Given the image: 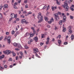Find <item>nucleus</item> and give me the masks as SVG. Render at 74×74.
Wrapping results in <instances>:
<instances>
[{
    "instance_id": "obj_1",
    "label": "nucleus",
    "mask_w": 74,
    "mask_h": 74,
    "mask_svg": "<svg viewBox=\"0 0 74 74\" xmlns=\"http://www.w3.org/2000/svg\"><path fill=\"white\" fill-rule=\"evenodd\" d=\"M64 8H65L66 11H68L69 9V7L68 6V4L66 2L64 3V4L63 5Z\"/></svg>"
},
{
    "instance_id": "obj_2",
    "label": "nucleus",
    "mask_w": 74,
    "mask_h": 74,
    "mask_svg": "<svg viewBox=\"0 0 74 74\" xmlns=\"http://www.w3.org/2000/svg\"><path fill=\"white\" fill-rule=\"evenodd\" d=\"M4 53L5 54H7V55H9L11 53V51L10 50H7L6 51H3Z\"/></svg>"
},
{
    "instance_id": "obj_3",
    "label": "nucleus",
    "mask_w": 74,
    "mask_h": 74,
    "mask_svg": "<svg viewBox=\"0 0 74 74\" xmlns=\"http://www.w3.org/2000/svg\"><path fill=\"white\" fill-rule=\"evenodd\" d=\"M11 36H9L7 38V40H8V42L9 44H10L11 42Z\"/></svg>"
},
{
    "instance_id": "obj_4",
    "label": "nucleus",
    "mask_w": 74,
    "mask_h": 74,
    "mask_svg": "<svg viewBox=\"0 0 74 74\" xmlns=\"http://www.w3.org/2000/svg\"><path fill=\"white\" fill-rule=\"evenodd\" d=\"M42 17H43L41 15V13L40 12L38 13V15L37 16V18H38V19H40V18H41Z\"/></svg>"
},
{
    "instance_id": "obj_5",
    "label": "nucleus",
    "mask_w": 74,
    "mask_h": 74,
    "mask_svg": "<svg viewBox=\"0 0 74 74\" xmlns=\"http://www.w3.org/2000/svg\"><path fill=\"white\" fill-rule=\"evenodd\" d=\"M38 52V49L36 48L34 49V53H36L37 52Z\"/></svg>"
},
{
    "instance_id": "obj_6",
    "label": "nucleus",
    "mask_w": 74,
    "mask_h": 74,
    "mask_svg": "<svg viewBox=\"0 0 74 74\" xmlns=\"http://www.w3.org/2000/svg\"><path fill=\"white\" fill-rule=\"evenodd\" d=\"M43 21V17H41V18L40 19V20L38 21V23H40V22H42Z\"/></svg>"
},
{
    "instance_id": "obj_7",
    "label": "nucleus",
    "mask_w": 74,
    "mask_h": 74,
    "mask_svg": "<svg viewBox=\"0 0 74 74\" xmlns=\"http://www.w3.org/2000/svg\"><path fill=\"white\" fill-rule=\"evenodd\" d=\"M65 22H66V21H60L59 22V24L60 25H62V23Z\"/></svg>"
},
{
    "instance_id": "obj_8",
    "label": "nucleus",
    "mask_w": 74,
    "mask_h": 74,
    "mask_svg": "<svg viewBox=\"0 0 74 74\" xmlns=\"http://www.w3.org/2000/svg\"><path fill=\"white\" fill-rule=\"evenodd\" d=\"M17 47L20 49H22V46L19 43H18L17 44Z\"/></svg>"
},
{
    "instance_id": "obj_9",
    "label": "nucleus",
    "mask_w": 74,
    "mask_h": 74,
    "mask_svg": "<svg viewBox=\"0 0 74 74\" xmlns=\"http://www.w3.org/2000/svg\"><path fill=\"white\" fill-rule=\"evenodd\" d=\"M14 16H15V14L14 13L11 14L10 15V16L11 18H14Z\"/></svg>"
},
{
    "instance_id": "obj_10",
    "label": "nucleus",
    "mask_w": 74,
    "mask_h": 74,
    "mask_svg": "<svg viewBox=\"0 0 74 74\" xmlns=\"http://www.w3.org/2000/svg\"><path fill=\"white\" fill-rule=\"evenodd\" d=\"M55 21H59V17L58 16L56 17L55 18Z\"/></svg>"
},
{
    "instance_id": "obj_11",
    "label": "nucleus",
    "mask_w": 74,
    "mask_h": 74,
    "mask_svg": "<svg viewBox=\"0 0 74 74\" xmlns=\"http://www.w3.org/2000/svg\"><path fill=\"white\" fill-rule=\"evenodd\" d=\"M29 33L27 32L25 34V37H27V36H29Z\"/></svg>"
},
{
    "instance_id": "obj_12",
    "label": "nucleus",
    "mask_w": 74,
    "mask_h": 74,
    "mask_svg": "<svg viewBox=\"0 0 74 74\" xmlns=\"http://www.w3.org/2000/svg\"><path fill=\"white\" fill-rule=\"evenodd\" d=\"M31 29H32L33 30V32H34V34H36V32H35V30H34V27H31Z\"/></svg>"
},
{
    "instance_id": "obj_13",
    "label": "nucleus",
    "mask_w": 74,
    "mask_h": 74,
    "mask_svg": "<svg viewBox=\"0 0 74 74\" xmlns=\"http://www.w3.org/2000/svg\"><path fill=\"white\" fill-rule=\"evenodd\" d=\"M34 40H35L37 42L38 41V38L37 37H35V38H34Z\"/></svg>"
},
{
    "instance_id": "obj_14",
    "label": "nucleus",
    "mask_w": 74,
    "mask_h": 74,
    "mask_svg": "<svg viewBox=\"0 0 74 74\" xmlns=\"http://www.w3.org/2000/svg\"><path fill=\"white\" fill-rule=\"evenodd\" d=\"M11 53H12V54L13 56H15L16 55V54L14 52L12 51L11 52Z\"/></svg>"
},
{
    "instance_id": "obj_15",
    "label": "nucleus",
    "mask_w": 74,
    "mask_h": 74,
    "mask_svg": "<svg viewBox=\"0 0 74 74\" xmlns=\"http://www.w3.org/2000/svg\"><path fill=\"white\" fill-rule=\"evenodd\" d=\"M21 21L22 23H24L26 22V20L25 19H22Z\"/></svg>"
},
{
    "instance_id": "obj_16",
    "label": "nucleus",
    "mask_w": 74,
    "mask_h": 74,
    "mask_svg": "<svg viewBox=\"0 0 74 74\" xmlns=\"http://www.w3.org/2000/svg\"><path fill=\"white\" fill-rule=\"evenodd\" d=\"M4 58V55H2L1 56H0V59H2Z\"/></svg>"
},
{
    "instance_id": "obj_17",
    "label": "nucleus",
    "mask_w": 74,
    "mask_h": 74,
    "mask_svg": "<svg viewBox=\"0 0 74 74\" xmlns=\"http://www.w3.org/2000/svg\"><path fill=\"white\" fill-rule=\"evenodd\" d=\"M74 35L72 34V35H71V40H73L74 39Z\"/></svg>"
},
{
    "instance_id": "obj_18",
    "label": "nucleus",
    "mask_w": 74,
    "mask_h": 74,
    "mask_svg": "<svg viewBox=\"0 0 74 74\" xmlns=\"http://www.w3.org/2000/svg\"><path fill=\"white\" fill-rule=\"evenodd\" d=\"M3 7L4 8H8V5L7 4H5L3 6Z\"/></svg>"
},
{
    "instance_id": "obj_19",
    "label": "nucleus",
    "mask_w": 74,
    "mask_h": 74,
    "mask_svg": "<svg viewBox=\"0 0 74 74\" xmlns=\"http://www.w3.org/2000/svg\"><path fill=\"white\" fill-rule=\"evenodd\" d=\"M63 27V30H62V32H65L66 31V29L65 27L64 28V27Z\"/></svg>"
},
{
    "instance_id": "obj_20",
    "label": "nucleus",
    "mask_w": 74,
    "mask_h": 74,
    "mask_svg": "<svg viewBox=\"0 0 74 74\" xmlns=\"http://www.w3.org/2000/svg\"><path fill=\"white\" fill-rule=\"evenodd\" d=\"M58 42L59 44H60L61 43H62V41L60 40H58Z\"/></svg>"
},
{
    "instance_id": "obj_21",
    "label": "nucleus",
    "mask_w": 74,
    "mask_h": 74,
    "mask_svg": "<svg viewBox=\"0 0 74 74\" xmlns=\"http://www.w3.org/2000/svg\"><path fill=\"white\" fill-rule=\"evenodd\" d=\"M13 7L14 9H18V8L16 6H13Z\"/></svg>"
},
{
    "instance_id": "obj_22",
    "label": "nucleus",
    "mask_w": 74,
    "mask_h": 74,
    "mask_svg": "<svg viewBox=\"0 0 74 74\" xmlns=\"http://www.w3.org/2000/svg\"><path fill=\"white\" fill-rule=\"evenodd\" d=\"M61 38V35H59L57 36V38H59V39H60V38Z\"/></svg>"
},
{
    "instance_id": "obj_23",
    "label": "nucleus",
    "mask_w": 74,
    "mask_h": 74,
    "mask_svg": "<svg viewBox=\"0 0 74 74\" xmlns=\"http://www.w3.org/2000/svg\"><path fill=\"white\" fill-rule=\"evenodd\" d=\"M3 18L2 14L0 13V19H1Z\"/></svg>"
},
{
    "instance_id": "obj_24",
    "label": "nucleus",
    "mask_w": 74,
    "mask_h": 74,
    "mask_svg": "<svg viewBox=\"0 0 74 74\" xmlns=\"http://www.w3.org/2000/svg\"><path fill=\"white\" fill-rule=\"evenodd\" d=\"M66 19V16H64L63 17V20L64 21H66L65 20Z\"/></svg>"
},
{
    "instance_id": "obj_25",
    "label": "nucleus",
    "mask_w": 74,
    "mask_h": 74,
    "mask_svg": "<svg viewBox=\"0 0 74 74\" xmlns=\"http://www.w3.org/2000/svg\"><path fill=\"white\" fill-rule=\"evenodd\" d=\"M17 3H16V2H15L14 3V5H13V4H12L13 6H16V5H17Z\"/></svg>"
},
{
    "instance_id": "obj_26",
    "label": "nucleus",
    "mask_w": 74,
    "mask_h": 74,
    "mask_svg": "<svg viewBox=\"0 0 74 74\" xmlns=\"http://www.w3.org/2000/svg\"><path fill=\"white\" fill-rule=\"evenodd\" d=\"M13 45L15 47H16L17 45L18 46V44H16V43H14L13 44Z\"/></svg>"
},
{
    "instance_id": "obj_27",
    "label": "nucleus",
    "mask_w": 74,
    "mask_h": 74,
    "mask_svg": "<svg viewBox=\"0 0 74 74\" xmlns=\"http://www.w3.org/2000/svg\"><path fill=\"white\" fill-rule=\"evenodd\" d=\"M54 15L55 16V18L58 16V14H54Z\"/></svg>"
},
{
    "instance_id": "obj_28",
    "label": "nucleus",
    "mask_w": 74,
    "mask_h": 74,
    "mask_svg": "<svg viewBox=\"0 0 74 74\" xmlns=\"http://www.w3.org/2000/svg\"><path fill=\"white\" fill-rule=\"evenodd\" d=\"M70 18L71 19H73L74 18V17L71 15L70 16Z\"/></svg>"
},
{
    "instance_id": "obj_29",
    "label": "nucleus",
    "mask_w": 74,
    "mask_h": 74,
    "mask_svg": "<svg viewBox=\"0 0 74 74\" xmlns=\"http://www.w3.org/2000/svg\"><path fill=\"white\" fill-rule=\"evenodd\" d=\"M70 8L71 10V11H74V9L72 8V7H70Z\"/></svg>"
},
{
    "instance_id": "obj_30",
    "label": "nucleus",
    "mask_w": 74,
    "mask_h": 74,
    "mask_svg": "<svg viewBox=\"0 0 74 74\" xmlns=\"http://www.w3.org/2000/svg\"><path fill=\"white\" fill-rule=\"evenodd\" d=\"M45 19L46 21H48V18L47 17H45Z\"/></svg>"
},
{
    "instance_id": "obj_31",
    "label": "nucleus",
    "mask_w": 74,
    "mask_h": 74,
    "mask_svg": "<svg viewBox=\"0 0 74 74\" xmlns=\"http://www.w3.org/2000/svg\"><path fill=\"white\" fill-rule=\"evenodd\" d=\"M47 7V6L46 5H45L42 8V10H44L45 8Z\"/></svg>"
},
{
    "instance_id": "obj_32",
    "label": "nucleus",
    "mask_w": 74,
    "mask_h": 74,
    "mask_svg": "<svg viewBox=\"0 0 74 74\" xmlns=\"http://www.w3.org/2000/svg\"><path fill=\"white\" fill-rule=\"evenodd\" d=\"M32 13V12H28V13H27V15H28L29 14H31Z\"/></svg>"
},
{
    "instance_id": "obj_33",
    "label": "nucleus",
    "mask_w": 74,
    "mask_h": 74,
    "mask_svg": "<svg viewBox=\"0 0 74 74\" xmlns=\"http://www.w3.org/2000/svg\"><path fill=\"white\" fill-rule=\"evenodd\" d=\"M69 32L70 33H72V32H73L72 30H71L70 29H69Z\"/></svg>"
},
{
    "instance_id": "obj_34",
    "label": "nucleus",
    "mask_w": 74,
    "mask_h": 74,
    "mask_svg": "<svg viewBox=\"0 0 74 74\" xmlns=\"http://www.w3.org/2000/svg\"><path fill=\"white\" fill-rule=\"evenodd\" d=\"M44 37V34H41V38H43Z\"/></svg>"
},
{
    "instance_id": "obj_35",
    "label": "nucleus",
    "mask_w": 74,
    "mask_h": 74,
    "mask_svg": "<svg viewBox=\"0 0 74 74\" xmlns=\"http://www.w3.org/2000/svg\"><path fill=\"white\" fill-rule=\"evenodd\" d=\"M11 32H12V34H14L15 33V31L14 30L12 31Z\"/></svg>"
},
{
    "instance_id": "obj_36",
    "label": "nucleus",
    "mask_w": 74,
    "mask_h": 74,
    "mask_svg": "<svg viewBox=\"0 0 74 74\" xmlns=\"http://www.w3.org/2000/svg\"><path fill=\"white\" fill-rule=\"evenodd\" d=\"M51 8H52V11H54V10H55L54 7H52Z\"/></svg>"
},
{
    "instance_id": "obj_37",
    "label": "nucleus",
    "mask_w": 74,
    "mask_h": 74,
    "mask_svg": "<svg viewBox=\"0 0 74 74\" xmlns=\"http://www.w3.org/2000/svg\"><path fill=\"white\" fill-rule=\"evenodd\" d=\"M47 41H49V37H47Z\"/></svg>"
},
{
    "instance_id": "obj_38",
    "label": "nucleus",
    "mask_w": 74,
    "mask_h": 74,
    "mask_svg": "<svg viewBox=\"0 0 74 74\" xmlns=\"http://www.w3.org/2000/svg\"><path fill=\"white\" fill-rule=\"evenodd\" d=\"M9 34H10V32H6V35H8Z\"/></svg>"
},
{
    "instance_id": "obj_39",
    "label": "nucleus",
    "mask_w": 74,
    "mask_h": 74,
    "mask_svg": "<svg viewBox=\"0 0 74 74\" xmlns=\"http://www.w3.org/2000/svg\"><path fill=\"white\" fill-rule=\"evenodd\" d=\"M50 21L52 22H53V18H51V19H50Z\"/></svg>"
},
{
    "instance_id": "obj_40",
    "label": "nucleus",
    "mask_w": 74,
    "mask_h": 74,
    "mask_svg": "<svg viewBox=\"0 0 74 74\" xmlns=\"http://www.w3.org/2000/svg\"><path fill=\"white\" fill-rule=\"evenodd\" d=\"M57 3V4H58V5H60V2H56Z\"/></svg>"
},
{
    "instance_id": "obj_41",
    "label": "nucleus",
    "mask_w": 74,
    "mask_h": 74,
    "mask_svg": "<svg viewBox=\"0 0 74 74\" xmlns=\"http://www.w3.org/2000/svg\"><path fill=\"white\" fill-rule=\"evenodd\" d=\"M33 35H34L33 34H32L30 35V37H33Z\"/></svg>"
},
{
    "instance_id": "obj_42",
    "label": "nucleus",
    "mask_w": 74,
    "mask_h": 74,
    "mask_svg": "<svg viewBox=\"0 0 74 74\" xmlns=\"http://www.w3.org/2000/svg\"><path fill=\"white\" fill-rule=\"evenodd\" d=\"M14 18H17V14H16L15 15L14 14Z\"/></svg>"
},
{
    "instance_id": "obj_43",
    "label": "nucleus",
    "mask_w": 74,
    "mask_h": 74,
    "mask_svg": "<svg viewBox=\"0 0 74 74\" xmlns=\"http://www.w3.org/2000/svg\"><path fill=\"white\" fill-rule=\"evenodd\" d=\"M27 2V0H26L24 1V3L26 4V3Z\"/></svg>"
},
{
    "instance_id": "obj_44",
    "label": "nucleus",
    "mask_w": 74,
    "mask_h": 74,
    "mask_svg": "<svg viewBox=\"0 0 74 74\" xmlns=\"http://www.w3.org/2000/svg\"><path fill=\"white\" fill-rule=\"evenodd\" d=\"M14 3V0H12V5Z\"/></svg>"
},
{
    "instance_id": "obj_45",
    "label": "nucleus",
    "mask_w": 74,
    "mask_h": 74,
    "mask_svg": "<svg viewBox=\"0 0 74 74\" xmlns=\"http://www.w3.org/2000/svg\"><path fill=\"white\" fill-rule=\"evenodd\" d=\"M20 53L21 56H23V53H22V52H20Z\"/></svg>"
},
{
    "instance_id": "obj_46",
    "label": "nucleus",
    "mask_w": 74,
    "mask_h": 74,
    "mask_svg": "<svg viewBox=\"0 0 74 74\" xmlns=\"http://www.w3.org/2000/svg\"><path fill=\"white\" fill-rule=\"evenodd\" d=\"M25 48L26 49H27V48H29V47H28L27 46H25Z\"/></svg>"
},
{
    "instance_id": "obj_47",
    "label": "nucleus",
    "mask_w": 74,
    "mask_h": 74,
    "mask_svg": "<svg viewBox=\"0 0 74 74\" xmlns=\"http://www.w3.org/2000/svg\"><path fill=\"white\" fill-rule=\"evenodd\" d=\"M27 7H28V5H25V8H27Z\"/></svg>"
},
{
    "instance_id": "obj_48",
    "label": "nucleus",
    "mask_w": 74,
    "mask_h": 74,
    "mask_svg": "<svg viewBox=\"0 0 74 74\" xmlns=\"http://www.w3.org/2000/svg\"><path fill=\"white\" fill-rule=\"evenodd\" d=\"M9 61H12V59L11 58H10L9 59Z\"/></svg>"
},
{
    "instance_id": "obj_49",
    "label": "nucleus",
    "mask_w": 74,
    "mask_h": 74,
    "mask_svg": "<svg viewBox=\"0 0 74 74\" xmlns=\"http://www.w3.org/2000/svg\"><path fill=\"white\" fill-rule=\"evenodd\" d=\"M21 18H25V16H23V15H21Z\"/></svg>"
},
{
    "instance_id": "obj_50",
    "label": "nucleus",
    "mask_w": 74,
    "mask_h": 74,
    "mask_svg": "<svg viewBox=\"0 0 74 74\" xmlns=\"http://www.w3.org/2000/svg\"><path fill=\"white\" fill-rule=\"evenodd\" d=\"M67 44H68L67 42H65L64 43V44L65 45H67Z\"/></svg>"
},
{
    "instance_id": "obj_51",
    "label": "nucleus",
    "mask_w": 74,
    "mask_h": 74,
    "mask_svg": "<svg viewBox=\"0 0 74 74\" xmlns=\"http://www.w3.org/2000/svg\"><path fill=\"white\" fill-rule=\"evenodd\" d=\"M15 50H16V51H19V49L18 48H16L15 49Z\"/></svg>"
},
{
    "instance_id": "obj_52",
    "label": "nucleus",
    "mask_w": 74,
    "mask_h": 74,
    "mask_svg": "<svg viewBox=\"0 0 74 74\" xmlns=\"http://www.w3.org/2000/svg\"><path fill=\"white\" fill-rule=\"evenodd\" d=\"M3 37H0V41L2 40V39H3Z\"/></svg>"
},
{
    "instance_id": "obj_53",
    "label": "nucleus",
    "mask_w": 74,
    "mask_h": 74,
    "mask_svg": "<svg viewBox=\"0 0 74 74\" xmlns=\"http://www.w3.org/2000/svg\"><path fill=\"white\" fill-rule=\"evenodd\" d=\"M48 23H49V24H51V23H52V22L50 21H48Z\"/></svg>"
},
{
    "instance_id": "obj_54",
    "label": "nucleus",
    "mask_w": 74,
    "mask_h": 74,
    "mask_svg": "<svg viewBox=\"0 0 74 74\" xmlns=\"http://www.w3.org/2000/svg\"><path fill=\"white\" fill-rule=\"evenodd\" d=\"M31 44V42H30V40H29L28 42V44Z\"/></svg>"
},
{
    "instance_id": "obj_55",
    "label": "nucleus",
    "mask_w": 74,
    "mask_h": 74,
    "mask_svg": "<svg viewBox=\"0 0 74 74\" xmlns=\"http://www.w3.org/2000/svg\"><path fill=\"white\" fill-rule=\"evenodd\" d=\"M36 54V56H37V57H38H38H39V56H38V55L37 54V53H35Z\"/></svg>"
},
{
    "instance_id": "obj_56",
    "label": "nucleus",
    "mask_w": 74,
    "mask_h": 74,
    "mask_svg": "<svg viewBox=\"0 0 74 74\" xmlns=\"http://www.w3.org/2000/svg\"><path fill=\"white\" fill-rule=\"evenodd\" d=\"M4 67L5 68V69H7V66L6 65H5Z\"/></svg>"
},
{
    "instance_id": "obj_57",
    "label": "nucleus",
    "mask_w": 74,
    "mask_h": 74,
    "mask_svg": "<svg viewBox=\"0 0 74 74\" xmlns=\"http://www.w3.org/2000/svg\"><path fill=\"white\" fill-rule=\"evenodd\" d=\"M3 6L2 5L0 6V10H1L2 8H3Z\"/></svg>"
},
{
    "instance_id": "obj_58",
    "label": "nucleus",
    "mask_w": 74,
    "mask_h": 74,
    "mask_svg": "<svg viewBox=\"0 0 74 74\" xmlns=\"http://www.w3.org/2000/svg\"><path fill=\"white\" fill-rule=\"evenodd\" d=\"M0 68H1V70H3L4 69V68H3V67H1V66H0Z\"/></svg>"
},
{
    "instance_id": "obj_59",
    "label": "nucleus",
    "mask_w": 74,
    "mask_h": 74,
    "mask_svg": "<svg viewBox=\"0 0 74 74\" xmlns=\"http://www.w3.org/2000/svg\"><path fill=\"white\" fill-rule=\"evenodd\" d=\"M18 13L19 14H21V10L18 11Z\"/></svg>"
},
{
    "instance_id": "obj_60",
    "label": "nucleus",
    "mask_w": 74,
    "mask_h": 74,
    "mask_svg": "<svg viewBox=\"0 0 74 74\" xmlns=\"http://www.w3.org/2000/svg\"><path fill=\"white\" fill-rule=\"evenodd\" d=\"M3 63H5L6 62V61H5V60H4L3 61Z\"/></svg>"
},
{
    "instance_id": "obj_61",
    "label": "nucleus",
    "mask_w": 74,
    "mask_h": 74,
    "mask_svg": "<svg viewBox=\"0 0 74 74\" xmlns=\"http://www.w3.org/2000/svg\"><path fill=\"white\" fill-rule=\"evenodd\" d=\"M18 57L16 56V60H18Z\"/></svg>"
},
{
    "instance_id": "obj_62",
    "label": "nucleus",
    "mask_w": 74,
    "mask_h": 74,
    "mask_svg": "<svg viewBox=\"0 0 74 74\" xmlns=\"http://www.w3.org/2000/svg\"><path fill=\"white\" fill-rule=\"evenodd\" d=\"M49 42V41H47L46 42V44H48V43Z\"/></svg>"
},
{
    "instance_id": "obj_63",
    "label": "nucleus",
    "mask_w": 74,
    "mask_h": 74,
    "mask_svg": "<svg viewBox=\"0 0 74 74\" xmlns=\"http://www.w3.org/2000/svg\"><path fill=\"white\" fill-rule=\"evenodd\" d=\"M30 42H33V40L32 39H31L30 40H29Z\"/></svg>"
},
{
    "instance_id": "obj_64",
    "label": "nucleus",
    "mask_w": 74,
    "mask_h": 74,
    "mask_svg": "<svg viewBox=\"0 0 74 74\" xmlns=\"http://www.w3.org/2000/svg\"><path fill=\"white\" fill-rule=\"evenodd\" d=\"M58 14H59V15H61V13L60 12H58Z\"/></svg>"
}]
</instances>
